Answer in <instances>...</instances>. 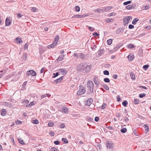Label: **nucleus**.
Segmentation results:
<instances>
[{"label":"nucleus","instance_id":"obj_28","mask_svg":"<svg viewBox=\"0 0 151 151\" xmlns=\"http://www.w3.org/2000/svg\"><path fill=\"white\" fill-rule=\"evenodd\" d=\"M63 112L67 113L68 112V109L66 107H63Z\"/></svg>","mask_w":151,"mask_h":151},{"label":"nucleus","instance_id":"obj_44","mask_svg":"<svg viewBox=\"0 0 151 151\" xmlns=\"http://www.w3.org/2000/svg\"><path fill=\"white\" fill-rule=\"evenodd\" d=\"M103 87L106 90H109V87L106 85H103Z\"/></svg>","mask_w":151,"mask_h":151},{"label":"nucleus","instance_id":"obj_40","mask_svg":"<svg viewBox=\"0 0 151 151\" xmlns=\"http://www.w3.org/2000/svg\"><path fill=\"white\" fill-rule=\"evenodd\" d=\"M104 81L106 83H109L110 82V80L108 78H105L104 79Z\"/></svg>","mask_w":151,"mask_h":151},{"label":"nucleus","instance_id":"obj_32","mask_svg":"<svg viewBox=\"0 0 151 151\" xmlns=\"http://www.w3.org/2000/svg\"><path fill=\"white\" fill-rule=\"evenodd\" d=\"M112 40L111 39H110L107 40V42L109 45H110L111 44L112 42Z\"/></svg>","mask_w":151,"mask_h":151},{"label":"nucleus","instance_id":"obj_17","mask_svg":"<svg viewBox=\"0 0 151 151\" xmlns=\"http://www.w3.org/2000/svg\"><path fill=\"white\" fill-rule=\"evenodd\" d=\"M63 79V77L61 76L59 78L57 79L55 81V82L56 83H58L61 82Z\"/></svg>","mask_w":151,"mask_h":151},{"label":"nucleus","instance_id":"obj_27","mask_svg":"<svg viewBox=\"0 0 151 151\" xmlns=\"http://www.w3.org/2000/svg\"><path fill=\"white\" fill-rule=\"evenodd\" d=\"M122 104L124 107H126L128 104V102L127 101L125 100L122 102Z\"/></svg>","mask_w":151,"mask_h":151},{"label":"nucleus","instance_id":"obj_24","mask_svg":"<svg viewBox=\"0 0 151 151\" xmlns=\"http://www.w3.org/2000/svg\"><path fill=\"white\" fill-rule=\"evenodd\" d=\"M120 131L122 133H125L127 132V129L126 128H123L121 129Z\"/></svg>","mask_w":151,"mask_h":151},{"label":"nucleus","instance_id":"obj_13","mask_svg":"<svg viewBox=\"0 0 151 151\" xmlns=\"http://www.w3.org/2000/svg\"><path fill=\"white\" fill-rule=\"evenodd\" d=\"M123 29L122 28H120L116 31V33L117 34H119L121 33H123Z\"/></svg>","mask_w":151,"mask_h":151},{"label":"nucleus","instance_id":"obj_54","mask_svg":"<svg viewBox=\"0 0 151 151\" xmlns=\"http://www.w3.org/2000/svg\"><path fill=\"white\" fill-rule=\"evenodd\" d=\"M36 8L34 7H32L31 9V10L33 12H35L36 11Z\"/></svg>","mask_w":151,"mask_h":151},{"label":"nucleus","instance_id":"obj_53","mask_svg":"<svg viewBox=\"0 0 151 151\" xmlns=\"http://www.w3.org/2000/svg\"><path fill=\"white\" fill-rule=\"evenodd\" d=\"M150 6L149 5H147L146 6H145L144 7H143L144 8V9L145 10H147L149 9V8Z\"/></svg>","mask_w":151,"mask_h":151},{"label":"nucleus","instance_id":"obj_39","mask_svg":"<svg viewBox=\"0 0 151 151\" xmlns=\"http://www.w3.org/2000/svg\"><path fill=\"white\" fill-rule=\"evenodd\" d=\"M134 102V104H138L140 102V101L137 99H135Z\"/></svg>","mask_w":151,"mask_h":151},{"label":"nucleus","instance_id":"obj_23","mask_svg":"<svg viewBox=\"0 0 151 151\" xmlns=\"http://www.w3.org/2000/svg\"><path fill=\"white\" fill-rule=\"evenodd\" d=\"M47 96L48 97H49L50 96V95L49 94L46 93L44 95H42L41 97L42 98H43Z\"/></svg>","mask_w":151,"mask_h":151},{"label":"nucleus","instance_id":"obj_21","mask_svg":"<svg viewBox=\"0 0 151 151\" xmlns=\"http://www.w3.org/2000/svg\"><path fill=\"white\" fill-rule=\"evenodd\" d=\"M6 112L5 109H2L1 110V115L2 116H4L6 114Z\"/></svg>","mask_w":151,"mask_h":151},{"label":"nucleus","instance_id":"obj_18","mask_svg":"<svg viewBox=\"0 0 151 151\" xmlns=\"http://www.w3.org/2000/svg\"><path fill=\"white\" fill-rule=\"evenodd\" d=\"M144 127L145 129L146 133H147L148 131L149 127L147 124H145L144 125Z\"/></svg>","mask_w":151,"mask_h":151},{"label":"nucleus","instance_id":"obj_36","mask_svg":"<svg viewBox=\"0 0 151 151\" xmlns=\"http://www.w3.org/2000/svg\"><path fill=\"white\" fill-rule=\"evenodd\" d=\"M49 149V151H57V149L55 147H51L50 148V147Z\"/></svg>","mask_w":151,"mask_h":151},{"label":"nucleus","instance_id":"obj_6","mask_svg":"<svg viewBox=\"0 0 151 151\" xmlns=\"http://www.w3.org/2000/svg\"><path fill=\"white\" fill-rule=\"evenodd\" d=\"M106 145L107 148L110 149L113 147L114 144L112 143V141H107L106 142Z\"/></svg>","mask_w":151,"mask_h":151},{"label":"nucleus","instance_id":"obj_58","mask_svg":"<svg viewBox=\"0 0 151 151\" xmlns=\"http://www.w3.org/2000/svg\"><path fill=\"white\" fill-rule=\"evenodd\" d=\"M134 26L132 24H129V29H132L133 28Z\"/></svg>","mask_w":151,"mask_h":151},{"label":"nucleus","instance_id":"obj_20","mask_svg":"<svg viewBox=\"0 0 151 151\" xmlns=\"http://www.w3.org/2000/svg\"><path fill=\"white\" fill-rule=\"evenodd\" d=\"M22 60L25 61H26L27 59V54H23L22 56Z\"/></svg>","mask_w":151,"mask_h":151},{"label":"nucleus","instance_id":"obj_25","mask_svg":"<svg viewBox=\"0 0 151 151\" xmlns=\"http://www.w3.org/2000/svg\"><path fill=\"white\" fill-rule=\"evenodd\" d=\"M139 20V19H137L136 18H135L133 20V21L132 22V24H136V22H138Z\"/></svg>","mask_w":151,"mask_h":151},{"label":"nucleus","instance_id":"obj_37","mask_svg":"<svg viewBox=\"0 0 151 151\" xmlns=\"http://www.w3.org/2000/svg\"><path fill=\"white\" fill-rule=\"evenodd\" d=\"M131 3V1H129L126 2H125L123 3V4L124 5H127L128 4H130Z\"/></svg>","mask_w":151,"mask_h":151},{"label":"nucleus","instance_id":"obj_46","mask_svg":"<svg viewBox=\"0 0 151 151\" xmlns=\"http://www.w3.org/2000/svg\"><path fill=\"white\" fill-rule=\"evenodd\" d=\"M28 44L27 43H26L24 46V49L27 50L28 49Z\"/></svg>","mask_w":151,"mask_h":151},{"label":"nucleus","instance_id":"obj_5","mask_svg":"<svg viewBox=\"0 0 151 151\" xmlns=\"http://www.w3.org/2000/svg\"><path fill=\"white\" fill-rule=\"evenodd\" d=\"M27 76L31 75L32 76H35L36 75V72L33 70H29L27 71L26 73Z\"/></svg>","mask_w":151,"mask_h":151},{"label":"nucleus","instance_id":"obj_63","mask_svg":"<svg viewBox=\"0 0 151 151\" xmlns=\"http://www.w3.org/2000/svg\"><path fill=\"white\" fill-rule=\"evenodd\" d=\"M80 58L82 59L84 58V55L82 53H80Z\"/></svg>","mask_w":151,"mask_h":151},{"label":"nucleus","instance_id":"obj_48","mask_svg":"<svg viewBox=\"0 0 151 151\" xmlns=\"http://www.w3.org/2000/svg\"><path fill=\"white\" fill-rule=\"evenodd\" d=\"M48 125L49 126L52 127L54 123L52 122H50L48 123Z\"/></svg>","mask_w":151,"mask_h":151},{"label":"nucleus","instance_id":"obj_33","mask_svg":"<svg viewBox=\"0 0 151 151\" xmlns=\"http://www.w3.org/2000/svg\"><path fill=\"white\" fill-rule=\"evenodd\" d=\"M112 7L111 6H107L106 7H104V8H105V11L107 10H109L111 9L112 8Z\"/></svg>","mask_w":151,"mask_h":151},{"label":"nucleus","instance_id":"obj_41","mask_svg":"<svg viewBox=\"0 0 151 151\" xmlns=\"http://www.w3.org/2000/svg\"><path fill=\"white\" fill-rule=\"evenodd\" d=\"M53 75L54 76H52V78H55L57 76L59 75V73L56 72L55 73H53Z\"/></svg>","mask_w":151,"mask_h":151},{"label":"nucleus","instance_id":"obj_29","mask_svg":"<svg viewBox=\"0 0 151 151\" xmlns=\"http://www.w3.org/2000/svg\"><path fill=\"white\" fill-rule=\"evenodd\" d=\"M62 140L65 143L67 144L68 143V140L65 138H62Z\"/></svg>","mask_w":151,"mask_h":151},{"label":"nucleus","instance_id":"obj_31","mask_svg":"<svg viewBox=\"0 0 151 151\" xmlns=\"http://www.w3.org/2000/svg\"><path fill=\"white\" fill-rule=\"evenodd\" d=\"M130 76L131 78L133 80H134L135 79V76L133 73H131L130 74Z\"/></svg>","mask_w":151,"mask_h":151},{"label":"nucleus","instance_id":"obj_15","mask_svg":"<svg viewBox=\"0 0 151 151\" xmlns=\"http://www.w3.org/2000/svg\"><path fill=\"white\" fill-rule=\"evenodd\" d=\"M11 24V22L10 21L9 19L7 18L5 21V25L7 26H9Z\"/></svg>","mask_w":151,"mask_h":151},{"label":"nucleus","instance_id":"obj_43","mask_svg":"<svg viewBox=\"0 0 151 151\" xmlns=\"http://www.w3.org/2000/svg\"><path fill=\"white\" fill-rule=\"evenodd\" d=\"M33 123L34 124H37L39 123V122L37 120L35 119L33 120Z\"/></svg>","mask_w":151,"mask_h":151},{"label":"nucleus","instance_id":"obj_8","mask_svg":"<svg viewBox=\"0 0 151 151\" xmlns=\"http://www.w3.org/2000/svg\"><path fill=\"white\" fill-rule=\"evenodd\" d=\"M39 50L40 55H42L44 52L45 50V48L44 47H41L39 48Z\"/></svg>","mask_w":151,"mask_h":151},{"label":"nucleus","instance_id":"obj_55","mask_svg":"<svg viewBox=\"0 0 151 151\" xmlns=\"http://www.w3.org/2000/svg\"><path fill=\"white\" fill-rule=\"evenodd\" d=\"M116 15V14L115 13L112 12L111 13H110L109 14V16L110 17L113 16H115Z\"/></svg>","mask_w":151,"mask_h":151},{"label":"nucleus","instance_id":"obj_60","mask_svg":"<svg viewBox=\"0 0 151 151\" xmlns=\"http://www.w3.org/2000/svg\"><path fill=\"white\" fill-rule=\"evenodd\" d=\"M124 120L127 123L129 121V119L127 117L125 116Z\"/></svg>","mask_w":151,"mask_h":151},{"label":"nucleus","instance_id":"obj_64","mask_svg":"<svg viewBox=\"0 0 151 151\" xmlns=\"http://www.w3.org/2000/svg\"><path fill=\"white\" fill-rule=\"evenodd\" d=\"M99 118L98 116H96L95 118V120L96 122H98L99 120Z\"/></svg>","mask_w":151,"mask_h":151},{"label":"nucleus","instance_id":"obj_16","mask_svg":"<svg viewBox=\"0 0 151 151\" xmlns=\"http://www.w3.org/2000/svg\"><path fill=\"white\" fill-rule=\"evenodd\" d=\"M58 70L61 73H62L63 75H65L67 73L66 70L64 69H60L59 70Z\"/></svg>","mask_w":151,"mask_h":151},{"label":"nucleus","instance_id":"obj_26","mask_svg":"<svg viewBox=\"0 0 151 151\" xmlns=\"http://www.w3.org/2000/svg\"><path fill=\"white\" fill-rule=\"evenodd\" d=\"M15 42H18L19 43H20L22 42V40L21 38H19V37H17L16 38Z\"/></svg>","mask_w":151,"mask_h":151},{"label":"nucleus","instance_id":"obj_30","mask_svg":"<svg viewBox=\"0 0 151 151\" xmlns=\"http://www.w3.org/2000/svg\"><path fill=\"white\" fill-rule=\"evenodd\" d=\"M113 21V19H112L108 18L106 19V22L107 23H109L111 22H112Z\"/></svg>","mask_w":151,"mask_h":151},{"label":"nucleus","instance_id":"obj_3","mask_svg":"<svg viewBox=\"0 0 151 151\" xmlns=\"http://www.w3.org/2000/svg\"><path fill=\"white\" fill-rule=\"evenodd\" d=\"M87 87L88 88L91 92L93 91L94 85L93 82L91 81H88L87 83Z\"/></svg>","mask_w":151,"mask_h":151},{"label":"nucleus","instance_id":"obj_10","mask_svg":"<svg viewBox=\"0 0 151 151\" xmlns=\"http://www.w3.org/2000/svg\"><path fill=\"white\" fill-rule=\"evenodd\" d=\"M105 8H104V7L101 9V8H99V9H96L95 10V12H99V13H101L102 12H103L104 11H105Z\"/></svg>","mask_w":151,"mask_h":151},{"label":"nucleus","instance_id":"obj_45","mask_svg":"<svg viewBox=\"0 0 151 151\" xmlns=\"http://www.w3.org/2000/svg\"><path fill=\"white\" fill-rule=\"evenodd\" d=\"M18 140L21 144L23 145L24 144L23 141L21 139H18Z\"/></svg>","mask_w":151,"mask_h":151},{"label":"nucleus","instance_id":"obj_57","mask_svg":"<svg viewBox=\"0 0 151 151\" xmlns=\"http://www.w3.org/2000/svg\"><path fill=\"white\" fill-rule=\"evenodd\" d=\"M49 134L52 137L54 136V133L53 132H49Z\"/></svg>","mask_w":151,"mask_h":151},{"label":"nucleus","instance_id":"obj_14","mask_svg":"<svg viewBox=\"0 0 151 151\" xmlns=\"http://www.w3.org/2000/svg\"><path fill=\"white\" fill-rule=\"evenodd\" d=\"M123 21H124V25L126 26L127 25V24L128 23V21L127 18L126 17H125L123 18Z\"/></svg>","mask_w":151,"mask_h":151},{"label":"nucleus","instance_id":"obj_34","mask_svg":"<svg viewBox=\"0 0 151 151\" xmlns=\"http://www.w3.org/2000/svg\"><path fill=\"white\" fill-rule=\"evenodd\" d=\"M34 105V103L33 102H31L30 103L27 105L26 106L28 107H29Z\"/></svg>","mask_w":151,"mask_h":151},{"label":"nucleus","instance_id":"obj_38","mask_svg":"<svg viewBox=\"0 0 151 151\" xmlns=\"http://www.w3.org/2000/svg\"><path fill=\"white\" fill-rule=\"evenodd\" d=\"M104 74V75H109V72L107 70H105L103 71Z\"/></svg>","mask_w":151,"mask_h":151},{"label":"nucleus","instance_id":"obj_22","mask_svg":"<svg viewBox=\"0 0 151 151\" xmlns=\"http://www.w3.org/2000/svg\"><path fill=\"white\" fill-rule=\"evenodd\" d=\"M143 51L142 49H139L138 52V55L139 56H142L143 54Z\"/></svg>","mask_w":151,"mask_h":151},{"label":"nucleus","instance_id":"obj_52","mask_svg":"<svg viewBox=\"0 0 151 151\" xmlns=\"http://www.w3.org/2000/svg\"><path fill=\"white\" fill-rule=\"evenodd\" d=\"M80 8L79 6H77L75 7V10L76 12H79L80 11Z\"/></svg>","mask_w":151,"mask_h":151},{"label":"nucleus","instance_id":"obj_4","mask_svg":"<svg viewBox=\"0 0 151 151\" xmlns=\"http://www.w3.org/2000/svg\"><path fill=\"white\" fill-rule=\"evenodd\" d=\"M86 91L85 88L83 86H80L79 90L78 91L77 94L78 95H81L83 94Z\"/></svg>","mask_w":151,"mask_h":151},{"label":"nucleus","instance_id":"obj_19","mask_svg":"<svg viewBox=\"0 0 151 151\" xmlns=\"http://www.w3.org/2000/svg\"><path fill=\"white\" fill-rule=\"evenodd\" d=\"M134 55L132 54H129L128 56V59L130 61H132L133 59Z\"/></svg>","mask_w":151,"mask_h":151},{"label":"nucleus","instance_id":"obj_62","mask_svg":"<svg viewBox=\"0 0 151 151\" xmlns=\"http://www.w3.org/2000/svg\"><path fill=\"white\" fill-rule=\"evenodd\" d=\"M16 124H22V122L20 121L17 120V121H16Z\"/></svg>","mask_w":151,"mask_h":151},{"label":"nucleus","instance_id":"obj_47","mask_svg":"<svg viewBox=\"0 0 151 151\" xmlns=\"http://www.w3.org/2000/svg\"><path fill=\"white\" fill-rule=\"evenodd\" d=\"M149 67V65H145L143 67V68L144 69H145V70L148 68Z\"/></svg>","mask_w":151,"mask_h":151},{"label":"nucleus","instance_id":"obj_35","mask_svg":"<svg viewBox=\"0 0 151 151\" xmlns=\"http://www.w3.org/2000/svg\"><path fill=\"white\" fill-rule=\"evenodd\" d=\"M128 48H132L134 47V46L132 44H130L127 45Z\"/></svg>","mask_w":151,"mask_h":151},{"label":"nucleus","instance_id":"obj_1","mask_svg":"<svg viewBox=\"0 0 151 151\" xmlns=\"http://www.w3.org/2000/svg\"><path fill=\"white\" fill-rule=\"evenodd\" d=\"M59 36L58 35H56L55 38V40L53 43L51 45H48L47 46V48L48 49H50L52 48H54L57 44H58L59 39Z\"/></svg>","mask_w":151,"mask_h":151},{"label":"nucleus","instance_id":"obj_51","mask_svg":"<svg viewBox=\"0 0 151 151\" xmlns=\"http://www.w3.org/2000/svg\"><path fill=\"white\" fill-rule=\"evenodd\" d=\"M72 18H79V15L78 14H77L76 15H74L72 17Z\"/></svg>","mask_w":151,"mask_h":151},{"label":"nucleus","instance_id":"obj_9","mask_svg":"<svg viewBox=\"0 0 151 151\" xmlns=\"http://www.w3.org/2000/svg\"><path fill=\"white\" fill-rule=\"evenodd\" d=\"M91 65H90L88 66H86L84 70H85L86 72L88 73L91 70Z\"/></svg>","mask_w":151,"mask_h":151},{"label":"nucleus","instance_id":"obj_50","mask_svg":"<svg viewBox=\"0 0 151 151\" xmlns=\"http://www.w3.org/2000/svg\"><path fill=\"white\" fill-rule=\"evenodd\" d=\"M145 93H141L139 94V97L140 98H143L144 97H145Z\"/></svg>","mask_w":151,"mask_h":151},{"label":"nucleus","instance_id":"obj_49","mask_svg":"<svg viewBox=\"0 0 151 151\" xmlns=\"http://www.w3.org/2000/svg\"><path fill=\"white\" fill-rule=\"evenodd\" d=\"M131 5H128L126 6V8L127 9H132Z\"/></svg>","mask_w":151,"mask_h":151},{"label":"nucleus","instance_id":"obj_2","mask_svg":"<svg viewBox=\"0 0 151 151\" xmlns=\"http://www.w3.org/2000/svg\"><path fill=\"white\" fill-rule=\"evenodd\" d=\"M86 66V64L82 63L79 64L76 67V70L78 71H83L85 70Z\"/></svg>","mask_w":151,"mask_h":151},{"label":"nucleus","instance_id":"obj_12","mask_svg":"<svg viewBox=\"0 0 151 151\" xmlns=\"http://www.w3.org/2000/svg\"><path fill=\"white\" fill-rule=\"evenodd\" d=\"M64 55H60L57 59L56 61L58 62L61 61L64 59Z\"/></svg>","mask_w":151,"mask_h":151},{"label":"nucleus","instance_id":"obj_11","mask_svg":"<svg viewBox=\"0 0 151 151\" xmlns=\"http://www.w3.org/2000/svg\"><path fill=\"white\" fill-rule=\"evenodd\" d=\"M98 78L97 77H95L93 79V81L94 83L96 85H98L99 84V81L98 80Z\"/></svg>","mask_w":151,"mask_h":151},{"label":"nucleus","instance_id":"obj_7","mask_svg":"<svg viewBox=\"0 0 151 151\" xmlns=\"http://www.w3.org/2000/svg\"><path fill=\"white\" fill-rule=\"evenodd\" d=\"M93 101V100L91 98H89L86 101V104L87 106H90Z\"/></svg>","mask_w":151,"mask_h":151},{"label":"nucleus","instance_id":"obj_56","mask_svg":"<svg viewBox=\"0 0 151 151\" xmlns=\"http://www.w3.org/2000/svg\"><path fill=\"white\" fill-rule=\"evenodd\" d=\"M54 143L56 145H58L60 143V142L59 141L57 140L54 142Z\"/></svg>","mask_w":151,"mask_h":151},{"label":"nucleus","instance_id":"obj_61","mask_svg":"<svg viewBox=\"0 0 151 151\" xmlns=\"http://www.w3.org/2000/svg\"><path fill=\"white\" fill-rule=\"evenodd\" d=\"M89 29L91 31H93L95 29L94 28L91 27H89Z\"/></svg>","mask_w":151,"mask_h":151},{"label":"nucleus","instance_id":"obj_59","mask_svg":"<svg viewBox=\"0 0 151 151\" xmlns=\"http://www.w3.org/2000/svg\"><path fill=\"white\" fill-rule=\"evenodd\" d=\"M145 29H151V25H149L145 27Z\"/></svg>","mask_w":151,"mask_h":151},{"label":"nucleus","instance_id":"obj_42","mask_svg":"<svg viewBox=\"0 0 151 151\" xmlns=\"http://www.w3.org/2000/svg\"><path fill=\"white\" fill-rule=\"evenodd\" d=\"M107 105L105 103H103L102 104V106H101V108L102 109H105V108L106 106Z\"/></svg>","mask_w":151,"mask_h":151}]
</instances>
